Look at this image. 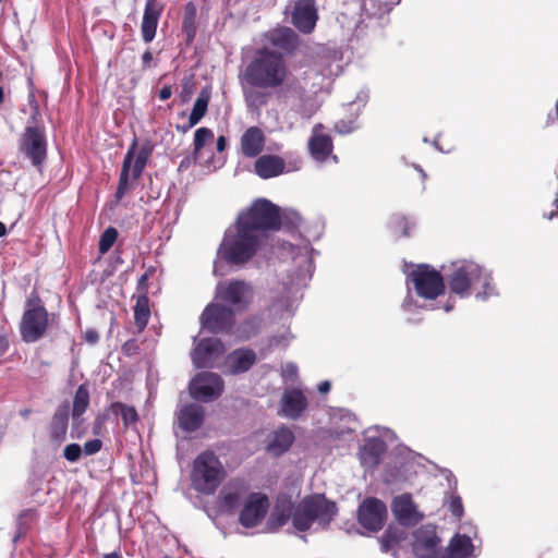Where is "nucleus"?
<instances>
[{"label":"nucleus","mask_w":558,"mask_h":558,"mask_svg":"<svg viewBox=\"0 0 558 558\" xmlns=\"http://www.w3.org/2000/svg\"><path fill=\"white\" fill-rule=\"evenodd\" d=\"M259 245V235H254L235 223V232L225 235L220 243L218 255L229 265L241 266L255 256Z\"/></svg>","instance_id":"nucleus-5"},{"label":"nucleus","mask_w":558,"mask_h":558,"mask_svg":"<svg viewBox=\"0 0 558 558\" xmlns=\"http://www.w3.org/2000/svg\"><path fill=\"white\" fill-rule=\"evenodd\" d=\"M329 416V432L331 437L337 439L344 438L347 435H352L360 425L356 416L345 409H333Z\"/></svg>","instance_id":"nucleus-21"},{"label":"nucleus","mask_w":558,"mask_h":558,"mask_svg":"<svg viewBox=\"0 0 558 558\" xmlns=\"http://www.w3.org/2000/svg\"><path fill=\"white\" fill-rule=\"evenodd\" d=\"M331 386H318V391L320 395H326L329 392Z\"/></svg>","instance_id":"nucleus-57"},{"label":"nucleus","mask_w":558,"mask_h":558,"mask_svg":"<svg viewBox=\"0 0 558 558\" xmlns=\"http://www.w3.org/2000/svg\"><path fill=\"white\" fill-rule=\"evenodd\" d=\"M153 53L150 52L149 49H147L143 54H142V69L143 70H147L150 68L151 65V62H153Z\"/></svg>","instance_id":"nucleus-52"},{"label":"nucleus","mask_w":558,"mask_h":558,"mask_svg":"<svg viewBox=\"0 0 558 558\" xmlns=\"http://www.w3.org/2000/svg\"><path fill=\"white\" fill-rule=\"evenodd\" d=\"M68 417L69 405L64 403L56 411L50 426V437L58 444L62 442L66 437Z\"/></svg>","instance_id":"nucleus-32"},{"label":"nucleus","mask_w":558,"mask_h":558,"mask_svg":"<svg viewBox=\"0 0 558 558\" xmlns=\"http://www.w3.org/2000/svg\"><path fill=\"white\" fill-rule=\"evenodd\" d=\"M252 288L245 281L232 280L227 286L220 287L217 296L231 305L244 308L252 300Z\"/></svg>","instance_id":"nucleus-20"},{"label":"nucleus","mask_w":558,"mask_h":558,"mask_svg":"<svg viewBox=\"0 0 558 558\" xmlns=\"http://www.w3.org/2000/svg\"><path fill=\"white\" fill-rule=\"evenodd\" d=\"M214 140V132L208 128H199L194 133L193 154L197 156L202 149Z\"/></svg>","instance_id":"nucleus-39"},{"label":"nucleus","mask_w":558,"mask_h":558,"mask_svg":"<svg viewBox=\"0 0 558 558\" xmlns=\"http://www.w3.org/2000/svg\"><path fill=\"white\" fill-rule=\"evenodd\" d=\"M171 95H172V88L169 85H165L159 90V99L162 100V101L169 99L171 97Z\"/></svg>","instance_id":"nucleus-53"},{"label":"nucleus","mask_w":558,"mask_h":558,"mask_svg":"<svg viewBox=\"0 0 558 558\" xmlns=\"http://www.w3.org/2000/svg\"><path fill=\"white\" fill-rule=\"evenodd\" d=\"M4 99V92L3 88L0 86V105L3 102Z\"/></svg>","instance_id":"nucleus-60"},{"label":"nucleus","mask_w":558,"mask_h":558,"mask_svg":"<svg viewBox=\"0 0 558 558\" xmlns=\"http://www.w3.org/2000/svg\"><path fill=\"white\" fill-rule=\"evenodd\" d=\"M104 558H122V557L118 551H112V553L104 555Z\"/></svg>","instance_id":"nucleus-58"},{"label":"nucleus","mask_w":558,"mask_h":558,"mask_svg":"<svg viewBox=\"0 0 558 558\" xmlns=\"http://www.w3.org/2000/svg\"><path fill=\"white\" fill-rule=\"evenodd\" d=\"M225 476V466L215 452L207 450L195 458L191 472V483L196 492L203 495H213Z\"/></svg>","instance_id":"nucleus-9"},{"label":"nucleus","mask_w":558,"mask_h":558,"mask_svg":"<svg viewBox=\"0 0 558 558\" xmlns=\"http://www.w3.org/2000/svg\"><path fill=\"white\" fill-rule=\"evenodd\" d=\"M474 551V546L469 536L457 533L449 541L441 553L440 558H469Z\"/></svg>","instance_id":"nucleus-29"},{"label":"nucleus","mask_w":558,"mask_h":558,"mask_svg":"<svg viewBox=\"0 0 558 558\" xmlns=\"http://www.w3.org/2000/svg\"><path fill=\"white\" fill-rule=\"evenodd\" d=\"M89 404V393L85 386H80L73 401L72 417L77 421L81 415L86 411Z\"/></svg>","instance_id":"nucleus-37"},{"label":"nucleus","mask_w":558,"mask_h":558,"mask_svg":"<svg viewBox=\"0 0 558 558\" xmlns=\"http://www.w3.org/2000/svg\"><path fill=\"white\" fill-rule=\"evenodd\" d=\"M226 351L223 342L218 338L201 339L191 352L196 368H211Z\"/></svg>","instance_id":"nucleus-14"},{"label":"nucleus","mask_w":558,"mask_h":558,"mask_svg":"<svg viewBox=\"0 0 558 558\" xmlns=\"http://www.w3.org/2000/svg\"><path fill=\"white\" fill-rule=\"evenodd\" d=\"M165 5L158 0H146L141 23L142 38L146 44L154 40Z\"/></svg>","instance_id":"nucleus-22"},{"label":"nucleus","mask_w":558,"mask_h":558,"mask_svg":"<svg viewBox=\"0 0 558 558\" xmlns=\"http://www.w3.org/2000/svg\"><path fill=\"white\" fill-rule=\"evenodd\" d=\"M21 414L23 416H27L29 414V410H24V411L21 412Z\"/></svg>","instance_id":"nucleus-61"},{"label":"nucleus","mask_w":558,"mask_h":558,"mask_svg":"<svg viewBox=\"0 0 558 558\" xmlns=\"http://www.w3.org/2000/svg\"><path fill=\"white\" fill-rule=\"evenodd\" d=\"M63 456L70 462H77L82 456V448L77 444H69L63 450Z\"/></svg>","instance_id":"nucleus-45"},{"label":"nucleus","mask_w":558,"mask_h":558,"mask_svg":"<svg viewBox=\"0 0 558 558\" xmlns=\"http://www.w3.org/2000/svg\"><path fill=\"white\" fill-rule=\"evenodd\" d=\"M140 350L138 343L135 339H130L122 345V351L126 355L136 354Z\"/></svg>","instance_id":"nucleus-50"},{"label":"nucleus","mask_w":558,"mask_h":558,"mask_svg":"<svg viewBox=\"0 0 558 558\" xmlns=\"http://www.w3.org/2000/svg\"><path fill=\"white\" fill-rule=\"evenodd\" d=\"M293 441V432L286 426H281L269 435L266 450L272 456L278 457L286 452L291 447Z\"/></svg>","instance_id":"nucleus-30"},{"label":"nucleus","mask_w":558,"mask_h":558,"mask_svg":"<svg viewBox=\"0 0 558 558\" xmlns=\"http://www.w3.org/2000/svg\"><path fill=\"white\" fill-rule=\"evenodd\" d=\"M320 384L327 385V384H329V381L325 380V381H322Z\"/></svg>","instance_id":"nucleus-62"},{"label":"nucleus","mask_w":558,"mask_h":558,"mask_svg":"<svg viewBox=\"0 0 558 558\" xmlns=\"http://www.w3.org/2000/svg\"><path fill=\"white\" fill-rule=\"evenodd\" d=\"M266 137L258 126H250L240 138V146L243 156L247 158L258 157L264 150Z\"/></svg>","instance_id":"nucleus-26"},{"label":"nucleus","mask_w":558,"mask_h":558,"mask_svg":"<svg viewBox=\"0 0 558 558\" xmlns=\"http://www.w3.org/2000/svg\"><path fill=\"white\" fill-rule=\"evenodd\" d=\"M292 24L303 34H311L317 23L318 12L315 0H296L294 2Z\"/></svg>","instance_id":"nucleus-19"},{"label":"nucleus","mask_w":558,"mask_h":558,"mask_svg":"<svg viewBox=\"0 0 558 558\" xmlns=\"http://www.w3.org/2000/svg\"><path fill=\"white\" fill-rule=\"evenodd\" d=\"M247 493V487L240 481H232L223 487L219 495L222 509L232 511L236 509Z\"/></svg>","instance_id":"nucleus-28"},{"label":"nucleus","mask_w":558,"mask_h":558,"mask_svg":"<svg viewBox=\"0 0 558 558\" xmlns=\"http://www.w3.org/2000/svg\"><path fill=\"white\" fill-rule=\"evenodd\" d=\"M201 325L213 333L229 332L234 325V312L225 305L211 303L202 313Z\"/></svg>","instance_id":"nucleus-13"},{"label":"nucleus","mask_w":558,"mask_h":558,"mask_svg":"<svg viewBox=\"0 0 558 558\" xmlns=\"http://www.w3.org/2000/svg\"><path fill=\"white\" fill-rule=\"evenodd\" d=\"M208 104H209V95L202 92L194 102L193 109L189 117L187 125H184V126L178 125L177 130L182 133H185L191 128L196 125L205 117L207 109H208Z\"/></svg>","instance_id":"nucleus-33"},{"label":"nucleus","mask_w":558,"mask_h":558,"mask_svg":"<svg viewBox=\"0 0 558 558\" xmlns=\"http://www.w3.org/2000/svg\"><path fill=\"white\" fill-rule=\"evenodd\" d=\"M190 384H223L220 376L211 372L198 373Z\"/></svg>","instance_id":"nucleus-44"},{"label":"nucleus","mask_w":558,"mask_h":558,"mask_svg":"<svg viewBox=\"0 0 558 558\" xmlns=\"http://www.w3.org/2000/svg\"><path fill=\"white\" fill-rule=\"evenodd\" d=\"M337 513V506L324 495H312L303 498L292 510L291 521L295 530L305 532L314 524L326 529Z\"/></svg>","instance_id":"nucleus-2"},{"label":"nucleus","mask_w":558,"mask_h":558,"mask_svg":"<svg viewBox=\"0 0 558 558\" xmlns=\"http://www.w3.org/2000/svg\"><path fill=\"white\" fill-rule=\"evenodd\" d=\"M324 125L317 123L312 130V135L308 138V150L313 159L318 162H324L332 154L333 142L329 134L323 133Z\"/></svg>","instance_id":"nucleus-23"},{"label":"nucleus","mask_w":558,"mask_h":558,"mask_svg":"<svg viewBox=\"0 0 558 558\" xmlns=\"http://www.w3.org/2000/svg\"><path fill=\"white\" fill-rule=\"evenodd\" d=\"M243 81L252 88L286 89L303 102L307 92L298 78L293 77L283 54L269 48L259 49L245 66Z\"/></svg>","instance_id":"nucleus-1"},{"label":"nucleus","mask_w":558,"mask_h":558,"mask_svg":"<svg viewBox=\"0 0 558 558\" xmlns=\"http://www.w3.org/2000/svg\"><path fill=\"white\" fill-rule=\"evenodd\" d=\"M415 292L426 300H435L445 292L441 274L428 264L417 265L410 274Z\"/></svg>","instance_id":"nucleus-11"},{"label":"nucleus","mask_w":558,"mask_h":558,"mask_svg":"<svg viewBox=\"0 0 558 558\" xmlns=\"http://www.w3.org/2000/svg\"><path fill=\"white\" fill-rule=\"evenodd\" d=\"M440 545L435 524H423L412 533L411 547L415 558H440Z\"/></svg>","instance_id":"nucleus-12"},{"label":"nucleus","mask_w":558,"mask_h":558,"mask_svg":"<svg viewBox=\"0 0 558 558\" xmlns=\"http://www.w3.org/2000/svg\"><path fill=\"white\" fill-rule=\"evenodd\" d=\"M205 417L204 408L196 403L181 405L177 411V420L184 432L197 430Z\"/></svg>","instance_id":"nucleus-24"},{"label":"nucleus","mask_w":558,"mask_h":558,"mask_svg":"<svg viewBox=\"0 0 558 558\" xmlns=\"http://www.w3.org/2000/svg\"><path fill=\"white\" fill-rule=\"evenodd\" d=\"M154 151V145L146 141L138 147L137 137L134 136L124 156L119 182L116 191L117 201H121L131 189L130 180L137 181L146 168Z\"/></svg>","instance_id":"nucleus-6"},{"label":"nucleus","mask_w":558,"mask_h":558,"mask_svg":"<svg viewBox=\"0 0 558 558\" xmlns=\"http://www.w3.org/2000/svg\"><path fill=\"white\" fill-rule=\"evenodd\" d=\"M244 99L248 108H260L268 102V95L256 89H244Z\"/></svg>","instance_id":"nucleus-41"},{"label":"nucleus","mask_w":558,"mask_h":558,"mask_svg":"<svg viewBox=\"0 0 558 558\" xmlns=\"http://www.w3.org/2000/svg\"><path fill=\"white\" fill-rule=\"evenodd\" d=\"M57 318V314L48 313L39 294L33 291L26 300L25 311L20 324L23 341L31 343L41 339L48 327L54 324Z\"/></svg>","instance_id":"nucleus-7"},{"label":"nucleus","mask_w":558,"mask_h":558,"mask_svg":"<svg viewBox=\"0 0 558 558\" xmlns=\"http://www.w3.org/2000/svg\"><path fill=\"white\" fill-rule=\"evenodd\" d=\"M111 411L116 415H120L125 425L134 424L138 420L136 410L133 407H129L121 402H114L111 404Z\"/></svg>","instance_id":"nucleus-38"},{"label":"nucleus","mask_w":558,"mask_h":558,"mask_svg":"<svg viewBox=\"0 0 558 558\" xmlns=\"http://www.w3.org/2000/svg\"><path fill=\"white\" fill-rule=\"evenodd\" d=\"M446 504L448 505V509L452 513V515H454L458 519H460L463 515L464 509L460 496L450 494L446 498Z\"/></svg>","instance_id":"nucleus-43"},{"label":"nucleus","mask_w":558,"mask_h":558,"mask_svg":"<svg viewBox=\"0 0 558 558\" xmlns=\"http://www.w3.org/2000/svg\"><path fill=\"white\" fill-rule=\"evenodd\" d=\"M223 386H187L189 396L194 400L209 402L222 393Z\"/></svg>","instance_id":"nucleus-35"},{"label":"nucleus","mask_w":558,"mask_h":558,"mask_svg":"<svg viewBox=\"0 0 558 558\" xmlns=\"http://www.w3.org/2000/svg\"><path fill=\"white\" fill-rule=\"evenodd\" d=\"M235 223L254 235H259V232L277 231L281 227L280 209L266 198H257L240 213Z\"/></svg>","instance_id":"nucleus-8"},{"label":"nucleus","mask_w":558,"mask_h":558,"mask_svg":"<svg viewBox=\"0 0 558 558\" xmlns=\"http://www.w3.org/2000/svg\"><path fill=\"white\" fill-rule=\"evenodd\" d=\"M150 318V307L148 295L138 294L134 306V323L138 330L142 332Z\"/></svg>","instance_id":"nucleus-34"},{"label":"nucleus","mask_w":558,"mask_h":558,"mask_svg":"<svg viewBox=\"0 0 558 558\" xmlns=\"http://www.w3.org/2000/svg\"><path fill=\"white\" fill-rule=\"evenodd\" d=\"M402 532L393 526H388V529L384 532L380 544L381 550L384 553H388L395 545H397L402 539Z\"/></svg>","instance_id":"nucleus-40"},{"label":"nucleus","mask_w":558,"mask_h":558,"mask_svg":"<svg viewBox=\"0 0 558 558\" xmlns=\"http://www.w3.org/2000/svg\"><path fill=\"white\" fill-rule=\"evenodd\" d=\"M555 205H556V209L553 210L548 216L547 218L548 219H553L554 217H557L558 216V199H555Z\"/></svg>","instance_id":"nucleus-56"},{"label":"nucleus","mask_w":558,"mask_h":558,"mask_svg":"<svg viewBox=\"0 0 558 558\" xmlns=\"http://www.w3.org/2000/svg\"><path fill=\"white\" fill-rule=\"evenodd\" d=\"M7 233V228H5V225L3 222L0 221V238L1 236H4Z\"/></svg>","instance_id":"nucleus-59"},{"label":"nucleus","mask_w":558,"mask_h":558,"mask_svg":"<svg viewBox=\"0 0 558 558\" xmlns=\"http://www.w3.org/2000/svg\"><path fill=\"white\" fill-rule=\"evenodd\" d=\"M257 361L254 350L248 348H239L225 356L218 365L225 375H238L247 372Z\"/></svg>","instance_id":"nucleus-17"},{"label":"nucleus","mask_w":558,"mask_h":558,"mask_svg":"<svg viewBox=\"0 0 558 558\" xmlns=\"http://www.w3.org/2000/svg\"><path fill=\"white\" fill-rule=\"evenodd\" d=\"M364 445L359 450V460L365 470L375 469L381 460L387 446L385 439H390L393 433L386 427L374 426L364 432Z\"/></svg>","instance_id":"nucleus-10"},{"label":"nucleus","mask_w":558,"mask_h":558,"mask_svg":"<svg viewBox=\"0 0 558 558\" xmlns=\"http://www.w3.org/2000/svg\"><path fill=\"white\" fill-rule=\"evenodd\" d=\"M102 442L100 439H92L84 444V453L92 456L97 453L101 449Z\"/></svg>","instance_id":"nucleus-49"},{"label":"nucleus","mask_w":558,"mask_h":558,"mask_svg":"<svg viewBox=\"0 0 558 558\" xmlns=\"http://www.w3.org/2000/svg\"><path fill=\"white\" fill-rule=\"evenodd\" d=\"M286 162L278 155H262L254 162V171L260 179H270L284 172Z\"/></svg>","instance_id":"nucleus-27"},{"label":"nucleus","mask_w":558,"mask_h":558,"mask_svg":"<svg viewBox=\"0 0 558 558\" xmlns=\"http://www.w3.org/2000/svg\"><path fill=\"white\" fill-rule=\"evenodd\" d=\"M84 340L89 344H96L99 341V333L95 329H87L83 335Z\"/></svg>","instance_id":"nucleus-51"},{"label":"nucleus","mask_w":558,"mask_h":558,"mask_svg":"<svg viewBox=\"0 0 558 558\" xmlns=\"http://www.w3.org/2000/svg\"><path fill=\"white\" fill-rule=\"evenodd\" d=\"M196 15L197 10L193 2H189L184 9V15L182 20V29L186 36V41L191 43L196 36Z\"/></svg>","instance_id":"nucleus-36"},{"label":"nucleus","mask_w":558,"mask_h":558,"mask_svg":"<svg viewBox=\"0 0 558 558\" xmlns=\"http://www.w3.org/2000/svg\"><path fill=\"white\" fill-rule=\"evenodd\" d=\"M268 508L269 502L266 495L253 493L245 499L239 521L245 527H254L265 518Z\"/></svg>","instance_id":"nucleus-16"},{"label":"nucleus","mask_w":558,"mask_h":558,"mask_svg":"<svg viewBox=\"0 0 558 558\" xmlns=\"http://www.w3.org/2000/svg\"><path fill=\"white\" fill-rule=\"evenodd\" d=\"M306 407L307 401L302 390H287L281 398L280 414L283 417L296 420L301 416Z\"/></svg>","instance_id":"nucleus-25"},{"label":"nucleus","mask_w":558,"mask_h":558,"mask_svg":"<svg viewBox=\"0 0 558 558\" xmlns=\"http://www.w3.org/2000/svg\"><path fill=\"white\" fill-rule=\"evenodd\" d=\"M9 349V340L5 336H0V356Z\"/></svg>","instance_id":"nucleus-55"},{"label":"nucleus","mask_w":558,"mask_h":558,"mask_svg":"<svg viewBox=\"0 0 558 558\" xmlns=\"http://www.w3.org/2000/svg\"><path fill=\"white\" fill-rule=\"evenodd\" d=\"M227 147V138L223 135H220L217 138L216 148L219 153L223 151Z\"/></svg>","instance_id":"nucleus-54"},{"label":"nucleus","mask_w":558,"mask_h":558,"mask_svg":"<svg viewBox=\"0 0 558 558\" xmlns=\"http://www.w3.org/2000/svg\"><path fill=\"white\" fill-rule=\"evenodd\" d=\"M268 41L284 51H292L299 44L298 35L289 27L272 29L267 35Z\"/></svg>","instance_id":"nucleus-31"},{"label":"nucleus","mask_w":558,"mask_h":558,"mask_svg":"<svg viewBox=\"0 0 558 558\" xmlns=\"http://www.w3.org/2000/svg\"><path fill=\"white\" fill-rule=\"evenodd\" d=\"M19 151L31 161L32 166L39 170L47 159L46 129L37 102L32 105L31 118L19 138Z\"/></svg>","instance_id":"nucleus-4"},{"label":"nucleus","mask_w":558,"mask_h":558,"mask_svg":"<svg viewBox=\"0 0 558 558\" xmlns=\"http://www.w3.org/2000/svg\"><path fill=\"white\" fill-rule=\"evenodd\" d=\"M391 511L398 523L407 527L416 525L424 518L410 494L396 496L391 502Z\"/></svg>","instance_id":"nucleus-18"},{"label":"nucleus","mask_w":558,"mask_h":558,"mask_svg":"<svg viewBox=\"0 0 558 558\" xmlns=\"http://www.w3.org/2000/svg\"><path fill=\"white\" fill-rule=\"evenodd\" d=\"M386 517L387 507L377 498H366L359 507V523L368 531L377 532L381 530Z\"/></svg>","instance_id":"nucleus-15"},{"label":"nucleus","mask_w":558,"mask_h":558,"mask_svg":"<svg viewBox=\"0 0 558 558\" xmlns=\"http://www.w3.org/2000/svg\"><path fill=\"white\" fill-rule=\"evenodd\" d=\"M355 128L356 126L353 120H339L335 123V130L341 134L351 133L355 130Z\"/></svg>","instance_id":"nucleus-48"},{"label":"nucleus","mask_w":558,"mask_h":558,"mask_svg":"<svg viewBox=\"0 0 558 558\" xmlns=\"http://www.w3.org/2000/svg\"><path fill=\"white\" fill-rule=\"evenodd\" d=\"M447 282L450 292L461 299L470 296L477 286H481L483 290L476 293V298L482 300H486L495 290L490 276L475 263H463L456 267Z\"/></svg>","instance_id":"nucleus-3"},{"label":"nucleus","mask_w":558,"mask_h":558,"mask_svg":"<svg viewBox=\"0 0 558 558\" xmlns=\"http://www.w3.org/2000/svg\"><path fill=\"white\" fill-rule=\"evenodd\" d=\"M154 272V269L150 268L148 269L147 271H145L138 279L137 281V292L138 294H145V295H148V287H147V281L149 279V277L153 275Z\"/></svg>","instance_id":"nucleus-47"},{"label":"nucleus","mask_w":558,"mask_h":558,"mask_svg":"<svg viewBox=\"0 0 558 558\" xmlns=\"http://www.w3.org/2000/svg\"><path fill=\"white\" fill-rule=\"evenodd\" d=\"M118 239V231L113 227H108L100 235L98 242V251L100 254H106L113 246Z\"/></svg>","instance_id":"nucleus-42"},{"label":"nucleus","mask_w":558,"mask_h":558,"mask_svg":"<svg viewBox=\"0 0 558 558\" xmlns=\"http://www.w3.org/2000/svg\"><path fill=\"white\" fill-rule=\"evenodd\" d=\"M298 374V367L293 363H287L286 365L282 366L281 376L286 381H296Z\"/></svg>","instance_id":"nucleus-46"}]
</instances>
